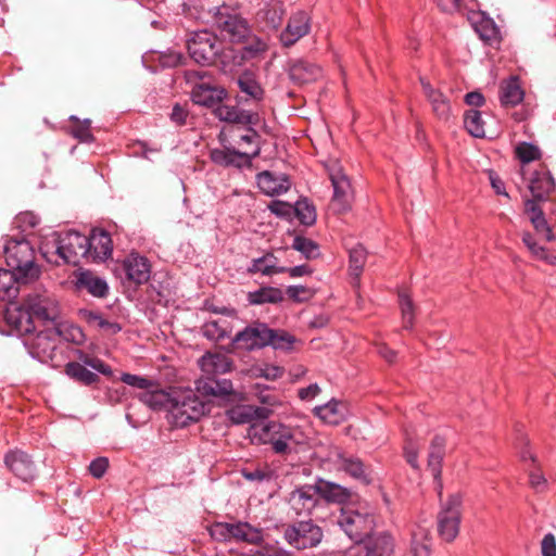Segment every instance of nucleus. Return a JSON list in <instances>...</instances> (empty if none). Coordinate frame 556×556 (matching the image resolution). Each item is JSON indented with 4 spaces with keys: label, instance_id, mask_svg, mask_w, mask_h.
Returning <instances> with one entry per match:
<instances>
[{
    "label": "nucleus",
    "instance_id": "1",
    "mask_svg": "<svg viewBox=\"0 0 556 556\" xmlns=\"http://www.w3.org/2000/svg\"><path fill=\"white\" fill-rule=\"evenodd\" d=\"M207 14L212 28L224 41L242 45L238 55L239 63L260 58L267 50V43L253 33L247 17L242 13V4L238 0H223L210 8Z\"/></svg>",
    "mask_w": 556,
    "mask_h": 556
},
{
    "label": "nucleus",
    "instance_id": "2",
    "mask_svg": "<svg viewBox=\"0 0 556 556\" xmlns=\"http://www.w3.org/2000/svg\"><path fill=\"white\" fill-rule=\"evenodd\" d=\"M59 315V304L54 299L43 294H34L28 295L22 305L8 307L4 312V319L18 336H27L37 331V324L55 327Z\"/></svg>",
    "mask_w": 556,
    "mask_h": 556
},
{
    "label": "nucleus",
    "instance_id": "3",
    "mask_svg": "<svg viewBox=\"0 0 556 556\" xmlns=\"http://www.w3.org/2000/svg\"><path fill=\"white\" fill-rule=\"evenodd\" d=\"M191 100L194 104L211 109L214 116L220 122H247L253 117L242 112L237 105L224 104L229 93L226 88L206 81L195 83L191 90Z\"/></svg>",
    "mask_w": 556,
    "mask_h": 556
},
{
    "label": "nucleus",
    "instance_id": "4",
    "mask_svg": "<svg viewBox=\"0 0 556 556\" xmlns=\"http://www.w3.org/2000/svg\"><path fill=\"white\" fill-rule=\"evenodd\" d=\"M52 248L54 250L50 251L47 244L45 248H41V253L47 262L56 266L61 264L77 266L83 257L88 261L87 236L76 230H68L58 235Z\"/></svg>",
    "mask_w": 556,
    "mask_h": 556
},
{
    "label": "nucleus",
    "instance_id": "5",
    "mask_svg": "<svg viewBox=\"0 0 556 556\" xmlns=\"http://www.w3.org/2000/svg\"><path fill=\"white\" fill-rule=\"evenodd\" d=\"M249 437L257 444H268L275 454L286 456L293 452V444H296L294 429L280 421L268 420L251 425Z\"/></svg>",
    "mask_w": 556,
    "mask_h": 556
},
{
    "label": "nucleus",
    "instance_id": "6",
    "mask_svg": "<svg viewBox=\"0 0 556 556\" xmlns=\"http://www.w3.org/2000/svg\"><path fill=\"white\" fill-rule=\"evenodd\" d=\"M5 264L13 270L23 283L39 278L40 268L35 262V249L31 243L22 238H10L3 249Z\"/></svg>",
    "mask_w": 556,
    "mask_h": 556
},
{
    "label": "nucleus",
    "instance_id": "7",
    "mask_svg": "<svg viewBox=\"0 0 556 556\" xmlns=\"http://www.w3.org/2000/svg\"><path fill=\"white\" fill-rule=\"evenodd\" d=\"M76 357L77 362H68L64 367L65 375L73 381L85 387H91L100 382L97 372L109 378L113 376L112 367L101 358L83 350H77Z\"/></svg>",
    "mask_w": 556,
    "mask_h": 556
},
{
    "label": "nucleus",
    "instance_id": "8",
    "mask_svg": "<svg viewBox=\"0 0 556 556\" xmlns=\"http://www.w3.org/2000/svg\"><path fill=\"white\" fill-rule=\"evenodd\" d=\"M211 538L219 543H247L261 546L264 543V531L248 521L236 522L214 521L208 527Z\"/></svg>",
    "mask_w": 556,
    "mask_h": 556
},
{
    "label": "nucleus",
    "instance_id": "9",
    "mask_svg": "<svg viewBox=\"0 0 556 556\" xmlns=\"http://www.w3.org/2000/svg\"><path fill=\"white\" fill-rule=\"evenodd\" d=\"M207 404L192 390H175L170 417L175 427L185 428L205 415Z\"/></svg>",
    "mask_w": 556,
    "mask_h": 556
},
{
    "label": "nucleus",
    "instance_id": "10",
    "mask_svg": "<svg viewBox=\"0 0 556 556\" xmlns=\"http://www.w3.org/2000/svg\"><path fill=\"white\" fill-rule=\"evenodd\" d=\"M282 538L293 548L304 551L318 546L324 531L312 518L282 525Z\"/></svg>",
    "mask_w": 556,
    "mask_h": 556
},
{
    "label": "nucleus",
    "instance_id": "11",
    "mask_svg": "<svg viewBox=\"0 0 556 556\" xmlns=\"http://www.w3.org/2000/svg\"><path fill=\"white\" fill-rule=\"evenodd\" d=\"M190 58L202 66L214 65L222 56V45L216 33L207 29L194 31L187 39Z\"/></svg>",
    "mask_w": 556,
    "mask_h": 556
},
{
    "label": "nucleus",
    "instance_id": "12",
    "mask_svg": "<svg viewBox=\"0 0 556 556\" xmlns=\"http://www.w3.org/2000/svg\"><path fill=\"white\" fill-rule=\"evenodd\" d=\"M463 495L459 492L450 494L441 505L437 516V531L445 543H452L459 534L462 522Z\"/></svg>",
    "mask_w": 556,
    "mask_h": 556
},
{
    "label": "nucleus",
    "instance_id": "13",
    "mask_svg": "<svg viewBox=\"0 0 556 556\" xmlns=\"http://www.w3.org/2000/svg\"><path fill=\"white\" fill-rule=\"evenodd\" d=\"M242 112L253 116L251 122H226L227 125L223 127L220 134L218 135L220 143L226 144L227 142L232 141L239 147L253 146L254 149L256 146L261 147V135L254 128V126L260 122V114L257 112L244 109H242Z\"/></svg>",
    "mask_w": 556,
    "mask_h": 556
},
{
    "label": "nucleus",
    "instance_id": "14",
    "mask_svg": "<svg viewBox=\"0 0 556 556\" xmlns=\"http://www.w3.org/2000/svg\"><path fill=\"white\" fill-rule=\"evenodd\" d=\"M338 525L355 544H358L375 531L376 523L374 515L345 507L341 509Z\"/></svg>",
    "mask_w": 556,
    "mask_h": 556
},
{
    "label": "nucleus",
    "instance_id": "15",
    "mask_svg": "<svg viewBox=\"0 0 556 556\" xmlns=\"http://www.w3.org/2000/svg\"><path fill=\"white\" fill-rule=\"evenodd\" d=\"M394 548L395 540L389 531H374L340 556H392Z\"/></svg>",
    "mask_w": 556,
    "mask_h": 556
},
{
    "label": "nucleus",
    "instance_id": "16",
    "mask_svg": "<svg viewBox=\"0 0 556 556\" xmlns=\"http://www.w3.org/2000/svg\"><path fill=\"white\" fill-rule=\"evenodd\" d=\"M270 333L271 328L266 323L256 320L239 331L232 339V344L236 349L248 352L261 350L268 346Z\"/></svg>",
    "mask_w": 556,
    "mask_h": 556
},
{
    "label": "nucleus",
    "instance_id": "17",
    "mask_svg": "<svg viewBox=\"0 0 556 556\" xmlns=\"http://www.w3.org/2000/svg\"><path fill=\"white\" fill-rule=\"evenodd\" d=\"M286 503L294 516L309 517L319 505V496H317L313 483H305L296 485L289 492Z\"/></svg>",
    "mask_w": 556,
    "mask_h": 556
},
{
    "label": "nucleus",
    "instance_id": "18",
    "mask_svg": "<svg viewBox=\"0 0 556 556\" xmlns=\"http://www.w3.org/2000/svg\"><path fill=\"white\" fill-rule=\"evenodd\" d=\"M240 93L235 97L238 108L243 109L250 102L258 104L265 99V89L262 87L254 72L244 70L235 80Z\"/></svg>",
    "mask_w": 556,
    "mask_h": 556
},
{
    "label": "nucleus",
    "instance_id": "19",
    "mask_svg": "<svg viewBox=\"0 0 556 556\" xmlns=\"http://www.w3.org/2000/svg\"><path fill=\"white\" fill-rule=\"evenodd\" d=\"M261 154V147L253 149L251 153L241 152L236 148L226 147L224 144V149H212L210 151L211 161L218 166L228 168H243L250 167L252 165L253 159L257 157Z\"/></svg>",
    "mask_w": 556,
    "mask_h": 556
},
{
    "label": "nucleus",
    "instance_id": "20",
    "mask_svg": "<svg viewBox=\"0 0 556 556\" xmlns=\"http://www.w3.org/2000/svg\"><path fill=\"white\" fill-rule=\"evenodd\" d=\"M56 327H46L38 330L37 333L27 342L33 357L40 362L53 359L56 350V339L61 336Z\"/></svg>",
    "mask_w": 556,
    "mask_h": 556
},
{
    "label": "nucleus",
    "instance_id": "21",
    "mask_svg": "<svg viewBox=\"0 0 556 556\" xmlns=\"http://www.w3.org/2000/svg\"><path fill=\"white\" fill-rule=\"evenodd\" d=\"M5 467L23 482H31L37 477V466L26 452L14 448L4 455Z\"/></svg>",
    "mask_w": 556,
    "mask_h": 556
},
{
    "label": "nucleus",
    "instance_id": "22",
    "mask_svg": "<svg viewBox=\"0 0 556 556\" xmlns=\"http://www.w3.org/2000/svg\"><path fill=\"white\" fill-rule=\"evenodd\" d=\"M445 448L446 438L441 434H435L430 442L427 466L433 477L434 489L440 500L443 495L442 466Z\"/></svg>",
    "mask_w": 556,
    "mask_h": 556
},
{
    "label": "nucleus",
    "instance_id": "23",
    "mask_svg": "<svg viewBox=\"0 0 556 556\" xmlns=\"http://www.w3.org/2000/svg\"><path fill=\"white\" fill-rule=\"evenodd\" d=\"M556 184L553 175L542 165L540 169L532 173L528 189L531 192V198L525 201H534L536 205L549 200L551 194L555 191Z\"/></svg>",
    "mask_w": 556,
    "mask_h": 556
},
{
    "label": "nucleus",
    "instance_id": "24",
    "mask_svg": "<svg viewBox=\"0 0 556 556\" xmlns=\"http://www.w3.org/2000/svg\"><path fill=\"white\" fill-rule=\"evenodd\" d=\"M125 276L136 286L147 283L151 276V263L148 257L138 252L129 253L122 264Z\"/></svg>",
    "mask_w": 556,
    "mask_h": 556
},
{
    "label": "nucleus",
    "instance_id": "25",
    "mask_svg": "<svg viewBox=\"0 0 556 556\" xmlns=\"http://www.w3.org/2000/svg\"><path fill=\"white\" fill-rule=\"evenodd\" d=\"M88 240V262H103L112 256L113 241L109 231L103 228H93Z\"/></svg>",
    "mask_w": 556,
    "mask_h": 556
},
{
    "label": "nucleus",
    "instance_id": "26",
    "mask_svg": "<svg viewBox=\"0 0 556 556\" xmlns=\"http://www.w3.org/2000/svg\"><path fill=\"white\" fill-rule=\"evenodd\" d=\"M333 187L332 203L337 206L338 213H345L351 208V182L341 167H334L329 173Z\"/></svg>",
    "mask_w": 556,
    "mask_h": 556
},
{
    "label": "nucleus",
    "instance_id": "27",
    "mask_svg": "<svg viewBox=\"0 0 556 556\" xmlns=\"http://www.w3.org/2000/svg\"><path fill=\"white\" fill-rule=\"evenodd\" d=\"M195 389L202 397L229 400L236 396L229 379H216L210 376L200 378L195 381Z\"/></svg>",
    "mask_w": 556,
    "mask_h": 556
},
{
    "label": "nucleus",
    "instance_id": "28",
    "mask_svg": "<svg viewBox=\"0 0 556 556\" xmlns=\"http://www.w3.org/2000/svg\"><path fill=\"white\" fill-rule=\"evenodd\" d=\"M288 75L295 85H305L316 81L323 75V70L316 63L304 59L289 61Z\"/></svg>",
    "mask_w": 556,
    "mask_h": 556
},
{
    "label": "nucleus",
    "instance_id": "29",
    "mask_svg": "<svg viewBox=\"0 0 556 556\" xmlns=\"http://www.w3.org/2000/svg\"><path fill=\"white\" fill-rule=\"evenodd\" d=\"M311 29L309 18L304 11L292 14L286 28L280 34V41L283 47H291L302 37L306 36Z\"/></svg>",
    "mask_w": 556,
    "mask_h": 556
},
{
    "label": "nucleus",
    "instance_id": "30",
    "mask_svg": "<svg viewBox=\"0 0 556 556\" xmlns=\"http://www.w3.org/2000/svg\"><path fill=\"white\" fill-rule=\"evenodd\" d=\"M271 410L267 407L239 404L226 410L227 418L235 425L251 424L255 420L267 419Z\"/></svg>",
    "mask_w": 556,
    "mask_h": 556
},
{
    "label": "nucleus",
    "instance_id": "31",
    "mask_svg": "<svg viewBox=\"0 0 556 556\" xmlns=\"http://www.w3.org/2000/svg\"><path fill=\"white\" fill-rule=\"evenodd\" d=\"M313 485L319 502L324 500L327 503L344 504L352 497L350 489L323 478H316Z\"/></svg>",
    "mask_w": 556,
    "mask_h": 556
},
{
    "label": "nucleus",
    "instance_id": "32",
    "mask_svg": "<svg viewBox=\"0 0 556 556\" xmlns=\"http://www.w3.org/2000/svg\"><path fill=\"white\" fill-rule=\"evenodd\" d=\"M256 181L260 190L266 195H279L291 187L290 177L286 174H277L270 170L258 173Z\"/></svg>",
    "mask_w": 556,
    "mask_h": 556
},
{
    "label": "nucleus",
    "instance_id": "33",
    "mask_svg": "<svg viewBox=\"0 0 556 556\" xmlns=\"http://www.w3.org/2000/svg\"><path fill=\"white\" fill-rule=\"evenodd\" d=\"M339 468L353 479L368 485L372 482L370 466L353 455L339 454L338 456Z\"/></svg>",
    "mask_w": 556,
    "mask_h": 556
},
{
    "label": "nucleus",
    "instance_id": "34",
    "mask_svg": "<svg viewBox=\"0 0 556 556\" xmlns=\"http://www.w3.org/2000/svg\"><path fill=\"white\" fill-rule=\"evenodd\" d=\"M419 81L435 116L440 119L447 121L451 115L450 100L441 90L433 88L426 78L419 77Z\"/></svg>",
    "mask_w": 556,
    "mask_h": 556
},
{
    "label": "nucleus",
    "instance_id": "35",
    "mask_svg": "<svg viewBox=\"0 0 556 556\" xmlns=\"http://www.w3.org/2000/svg\"><path fill=\"white\" fill-rule=\"evenodd\" d=\"M525 98V91L521 87L518 76H510L500 84V102L502 106L514 108L521 103Z\"/></svg>",
    "mask_w": 556,
    "mask_h": 556
},
{
    "label": "nucleus",
    "instance_id": "36",
    "mask_svg": "<svg viewBox=\"0 0 556 556\" xmlns=\"http://www.w3.org/2000/svg\"><path fill=\"white\" fill-rule=\"evenodd\" d=\"M313 413L324 422L332 426H338L346 419L345 404L334 399L330 400L326 404L316 406L313 409Z\"/></svg>",
    "mask_w": 556,
    "mask_h": 556
},
{
    "label": "nucleus",
    "instance_id": "37",
    "mask_svg": "<svg viewBox=\"0 0 556 556\" xmlns=\"http://www.w3.org/2000/svg\"><path fill=\"white\" fill-rule=\"evenodd\" d=\"M525 213L529 216V219L535 229L547 242L554 240V233L549 227L544 211L541 205H536L534 201H525Z\"/></svg>",
    "mask_w": 556,
    "mask_h": 556
},
{
    "label": "nucleus",
    "instance_id": "38",
    "mask_svg": "<svg viewBox=\"0 0 556 556\" xmlns=\"http://www.w3.org/2000/svg\"><path fill=\"white\" fill-rule=\"evenodd\" d=\"M175 390L176 389H172L170 391L148 389L140 394V400L153 410H167L170 413Z\"/></svg>",
    "mask_w": 556,
    "mask_h": 556
},
{
    "label": "nucleus",
    "instance_id": "39",
    "mask_svg": "<svg viewBox=\"0 0 556 556\" xmlns=\"http://www.w3.org/2000/svg\"><path fill=\"white\" fill-rule=\"evenodd\" d=\"M472 27L485 45L494 47L500 43V29L491 17L479 14L477 20L472 22Z\"/></svg>",
    "mask_w": 556,
    "mask_h": 556
},
{
    "label": "nucleus",
    "instance_id": "40",
    "mask_svg": "<svg viewBox=\"0 0 556 556\" xmlns=\"http://www.w3.org/2000/svg\"><path fill=\"white\" fill-rule=\"evenodd\" d=\"M76 286L78 289H86L96 298H105L109 293V286L106 281L103 278L93 275L89 270L79 274Z\"/></svg>",
    "mask_w": 556,
    "mask_h": 556
},
{
    "label": "nucleus",
    "instance_id": "41",
    "mask_svg": "<svg viewBox=\"0 0 556 556\" xmlns=\"http://www.w3.org/2000/svg\"><path fill=\"white\" fill-rule=\"evenodd\" d=\"M283 4L279 1L267 3L258 13V17L268 30H278L285 16Z\"/></svg>",
    "mask_w": 556,
    "mask_h": 556
},
{
    "label": "nucleus",
    "instance_id": "42",
    "mask_svg": "<svg viewBox=\"0 0 556 556\" xmlns=\"http://www.w3.org/2000/svg\"><path fill=\"white\" fill-rule=\"evenodd\" d=\"M68 122L71 126L65 127L66 134L83 143H92L96 138L91 131V121L89 118L79 119L76 115H71Z\"/></svg>",
    "mask_w": 556,
    "mask_h": 556
},
{
    "label": "nucleus",
    "instance_id": "43",
    "mask_svg": "<svg viewBox=\"0 0 556 556\" xmlns=\"http://www.w3.org/2000/svg\"><path fill=\"white\" fill-rule=\"evenodd\" d=\"M248 301L252 305L278 304L283 301V292L279 288L265 286L249 292Z\"/></svg>",
    "mask_w": 556,
    "mask_h": 556
},
{
    "label": "nucleus",
    "instance_id": "44",
    "mask_svg": "<svg viewBox=\"0 0 556 556\" xmlns=\"http://www.w3.org/2000/svg\"><path fill=\"white\" fill-rule=\"evenodd\" d=\"M16 283H23L15 273L9 268H0V300L12 301L18 294Z\"/></svg>",
    "mask_w": 556,
    "mask_h": 556
},
{
    "label": "nucleus",
    "instance_id": "45",
    "mask_svg": "<svg viewBox=\"0 0 556 556\" xmlns=\"http://www.w3.org/2000/svg\"><path fill=\"white\" fill-rule=\"evenodd\" d=\"M293 215L304 226H313L316 223L317 214L315 205L307 199L301 198L293 205Z\"/></svg>",
    "mask_w": 556,
    "mask_h": 556
},
{
    "label": "nucleus",
    "instance_id": "46",
    "mask_svg": "<svg viewBox=\"0 0 556 556\" xmlns=\"http://www.w3.org/2000/svg\"><path fill=\"white\" fill-rule=\"evenodd\" d=\"M367 260V250L361 243L349 250V270L350 274L359 278Z\"/></svg>",
    "mask_w": 556,
    "mask_h": 556
},
{
    "label": "nucleus",
    "instance_id": "47",
    "mask_svg": "<svg viewBox=\"0 0 556 556\" xmlns=\"http://www.w3.org/2000/svg\"><path fill=\"white\" fill-rule=\"evenodd\" d=\"M464 125L471 136L476 138L485 137L484 122L480 111L476 109L466 111L464 115Z\"/></svg>",
    "mask_w": 556,
    "mask_h": 556
},
{
    "label": "nucleus",
    "instance_id": "48",
    "mask_svg": "<svg viewBox=\"0 0 556 556\" xmlns=\"http://www.w3.org/2000/svg\"><path fill=\"white\" fill-rule=\"evenodd\" d=\"M185 56L182 53L167 49L166 51L154 52L152 55V61L156 63L157 67L161 70L174 68L180 64Z\"/></svg>",
    "mask_w": 556,
    "mask_h": 556
},
{
    "label": "nucleus",
    "instance_id": "49",
    "mask_svg": "<svg viewBox=\"0 0 556 556\" xmlns=\"http://www.w3.org/2000/svg\"><path fill=\"white\" fill-rule=\"evenodd\" d=\"M399 305L402 314L403 329L412 330L415 323V305L406 292H399Z\"/></svg>",
    "mask_w": 556,
    "mask_h": 556
},
{
    "label": "nucleus",
    "instance_id": "50",
    "mask_svg": "<svg viewBox=\"0 0 556 556\" xmlns=\"http://www.w3.org/2000/svg\"><path fill=\"white\" fill-rule=\"evenodd\" d=\"M431 538L429 532L425 529H419L414 532L412 539V555L413 556H430L431 555Z\"/></svg>",
    "mask_w": 556,
    "mask_h": 556
},
{
    "label": "nucleus",
    "instance_id": "51",
    "mask_svg": "<svg viewBox=\"0 0 556 556\" xmlns=\"http://www.w3.org/2000/svg\"><path fill=\"white\" fill-rule=\"evenodd\" d=\"M269 336L271 337V340L268 343V346H271L274 350L291 352L294 343L296 342V338L283 329L271 328V333Z\"/></svg>",
    "mask_w": 556,
    "mask_h": 556
},
{
    "label": "nucleus",
    "instance_id": "52",
    "mask_svg": "<svg viewBox=\"0 0 556 556\" xmlns=\"http://www.w3.org/2000/svg\"><path fill=\"white\" fill-rule=\"evenodd\" d=\"M291 247L302 253L306 260H315L320 256L318 243L306 237L295 236Z\"/></svg>",
    "mask_w": 556,
    "mask_h": 556
},
{
    "label": "nucleus",
    "instance_id": "53",
    "mask_svg": "<svg viewBox=\"0 0 556 556\" xmlns=\"http://www.w3.org/2000/svg\"><path fill=\"white\" fill-rule=\"evenodd\" d=\"M517 159L522 164H529L541 159L542 153L538 146L531 142H520L515 150Z\"/></svg>",
    "mask_w": 556,
    "mask_h": 556
},
{
    "label": "nucleus",
    "instance_id": "54",
    "mask_svg": "<svg viewBox=\"0 0 556 556\" xmlns=\"http://www.w3.org/2000/svg\"><path fill=\"white\" fill-rule=\"evenodd\" d=\"M203 337L211 341H222L229 334L225 328H223L217 320L206 321L201 328Z\"/></svg>",
    "mask_w": 556,
    "mask_h": 556
},
{
    "label": "nucleus",
    "instance_id": "55",
    "mask_svg": "<svg viewBox=\"0 0 556 556\" xmlns=\"http://www.w3.org/2000/svg\"><path fill=\"white\" fill-rule=\"evenodd\" d=\"M286 294L294 303H305L312 300L315 291L305 286H289L286 289Z\"/></svg>",
    "mask_w": 556,
    "mask_h": 556
},
{
    "label": "nucleus",
    "instance_id": "56",
    "mask_svg": "<svg viewBox=\"0 0 556 556\" xmlns=\"http://www.w3.org/2000/svg\"><path fill=\"white\" fill-rule=\"evenodd\" d=\"M268 257H258L252 260L250 266L247 268L248 274L254 275L257 273H261L265 276H271L274 274H277L278 266L275 264H266V260Z\"/></svg>",
    "mask_w": 556,
    "mask_h": 556
},
{
    "label": "nucleus",
    "instance_id": "57",
    "mask_svg": "<svg viewBox=\"0 0 556 556\" xmlns=\"http://www.w3.org/2000/svg\"><path fill=\"white\" fill-rule=\"evenodd\" d=\"M240 472L244 479L252 482L269 481L273 477L271 470L267 467L242 468Z\"/></svg>",
    "mask_w": 556,
    "mask_h": 556
},
{
    "label": "nucleus",
    "instance_id": "58",
    "mask_svg": "<svg viewBox=\"0 0 556 556\" xmlns=\"http://www.w3.org/2000/svg\"><path fill=\"white\" fill-rule=\"evenodd\" d=\"M121 380L130 387L140 389V390H144V391H147L148 389H150L151 387L154 386L152 380L144 378V377H140L138 375L128 374V372H124L121 377Z\"/></svg>",
    "mask_w": 556,
    "mask_h": 556
},
{
    "label": "nucleus",
    "instance_id": "59",
    "mask_svg": "<svg viewBox=\"0 0 556 556\" xmlns=\"http://www.w3.org/2000/svg\"><path fill=\"white\" fill-rule=\"evenodd\" d=\"M268 208L278 217L290 218L293 215V205L285 201L274 200L268 205Z\"/></svg>",
    "mask_w": 556,
    "mask_h": 556
},
{
    "label": "nucleus",
    "instance_id": "60",
    "mask_svg": "<svg viewBox=\"0 0 556 556\" xmlns=\"http://www.w3.org/2000/svg\"><path fill=\"white\" fill-rule=\"evenodd\" d=\"M528 250L535 260H540L548 265L556 266V255L549 253L547 248L535 243L533 248H529Z\"/></svg>",
    "mask_w": 556,
    "mask_h": 556
},
{
    "label": "nucleus",
    "instance_id": "61",
    "mask_svg": "<svg viewBox=\"0 0 556 556\" xmlns=\"http://www.w3.org/2000/svg\"><path fill=\"white\" fill-rule=\"evenodd\" d=\"M108 468L109 459L106 457H97L90 463L89 472L93 478L100 479L104 476Z\"/></svg>",
    "mask_w": 556,
    "mask_h": 556
},
{
    "label": "nucleus",
    "instance_id": "62",
    "mask_svg": "<svg viewBox=\"0 0 556 556\" xmlns=\"http://www.w3.org/2000/svg\"><path fill=\"white\" fill-rule=\"evenodd\" d=\"M281 273H288L290 277L295 278L311 275L313 273V269L311 268V266L306 264L298 265L294 267L278 266L277 274Z\"/></svg>",
    "mask_w": 556,
    "mask_h": 556
},
{
    "label": "nucleus",
    "instance_id": "63",
    "mask_svg": "<svg viewBox=\"0 0 556 556\" xmlns=\"http://www.w3.org/2000/svg\"><path fill=\"white\" fill-rule=\"evenodd\" d=\"M542 556H556V539L553 533L544 535L541 542Z\"/></svg>",
    "mask_w": 556,
    "mask_h": 556
},
{
    "label": "nucleus",
    "instance_id": "64",
    "mask_svg": "<svg viewBox=\"0 0 556 556\" xmlns=\"http://www.w3.org/2000/svg\"><path fill=\"white\" fill-rule=\"evenodd\" d=\"M79 317L89 326H100V321L104 318L99 312L81 308L78 312Z\"/></svg>",
    "mask_w": 556,
    "mask_h": 556
}]
</instances>
